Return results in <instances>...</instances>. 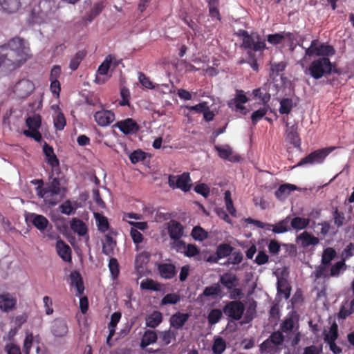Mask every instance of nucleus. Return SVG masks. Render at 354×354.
Wrapping results in <instances>:
<instances>
[{"instance_id": "f257e3e1", "label": "nucleus", "mask_w": 354, "mask_h": 354, "mask_svg": "<svg viewBox=\"0 0 354 354\" xmlns=\"http://www.w3.org/2000/svg\"><path fill=\"white\" fill-rule=\"evenodd\" d=\"M28 43L15 37L0 47V77L24 64L29 57Z\"/></svg>"}, {"instance_id": "f03ea898", "label": "nucleus", "mask_w": 354, "mask_h": 354, "mask_svg": "<svg viewBox=\"0 0 354 354\" xmlns=\"http://www.w3.org/2000/svg\"><path fill=\"white\" fill-rule=\"evenodd\" d=\"M304 73L315 80L327 76L332 73H337V71L333 67L328 57H319L313 60L307 67Z\"/></svg>"}, {"instance_id": "7ed1b4c3", "label": "nucleus", "mask_w": 354, "mask_h": 354, "mask_svg": "<svg viewBox=\"0 0 354 354\" xmlns=\"http://www.w3.org/2000/svg\"><path fill=\"white\" fill-rule=\"evenodd\" d=\"M285 336L280 331L273 332L260 344V351L265 354H279L283 349Z\"/></svg>"}, {"instance_id": "20e7f679", "label": "nucleus", "mask_w": 354, "mask_h": 354, "mask_svg": "<svg viewBox=\"0 0 354 354\" xmlns=\"http://www.w3.org/2000/svg\"><path fill=\"white\" fill-rule=\"evenodd\" d=\"M238 35L242 37L241 47L252 53L261 51L266 48V43L257 32L249 34L246 30H240Z\"/></svg>"}, {"instance_id": "39448f33", "label": "nucleus", "mask_w": 354, "mask_h": 354, "mask_svg": "<svg viewBox=\"0 0 354 354\" xmlns=\"http://www.w3.org/2000/svg\"><path fill=\"white\" fill-rule=\"evenodd\" d=\"M335 149V147H330L316 150L310 153L305 158H302L297 165V166H301L306 164L321 163L324 161L325 158Z\"/></svg>"}, {"instance_id": "423d86ee", "label": "nucleus", "mask_w": 354, "mask_h": 354, "mask_svg": "<svg viewBox=\"0 0 354 354\" xmlns=\"http://www.w3.org/2000/svg\"><path fill=\"white\" fill-rule=\"evenodd\" d=\"M245 311V306L240 301H232L226 304L223 308V313L233 320H240Z\"/></svg>"}, {"instance_id": "0eeeda50", "label": "nucleus", "mask_w": 354, "mask_h": 354, "mask_svg": "<svg viewBox=\"0 0 354 354\" xmlns=\"http://www.w3.org/2000/svg\"><path fill=\"white\" fill-rule=\"evenodd\" d=\"M248 101V97L245 95L243 90H236V94L233 99L227 102V106L232 109L239 111L243 115H246L248 110L243 105Z\"/></svg>"}, {"instance_id": "6e6552de", "label": "nucleus", "mask_w": 354, "mask_h": 354, "mask_svg": "<svg viewBox=\"0 0 354 354\" xmlns=\"http://www.w3.org/2000/svg\"><path fill=\"white\" fill-rule=\"evenodd\" d=\"M190 181L189 174L183 173L181 175L169 176L168 183L173 189L179 188L185 192H187L191 187Z\"/></svg>"}, {"instance_id": "1a4fd4ad", "label": "nucleus", "mask_w": 354, "mask_h": 354, "mask_svg": "<svg viewBox=\"0 0 354 354\" xmlns=\"http://www.w3.org/2000/svg\"><path fill=\"white\" fill-rule=\"evenodd\" d=\"M34 88V84L31 81L23 79L16 83L13 91L18 97L24 98L28 96Z\"/></svg>"}, {"instance_id": "9d476101", "label": "nucleus", "mask_w": 354, "mask_h": 354, "mask_svg": "<svg viewBox=\"0 0 354 354\" xmlns=\"http://www.w3.org/2000/svg\"><path fill=\"white\" fill-rule=\"evenodd\" d=\"M26 221L33 225L41 232H44L49 225L48 220L43 215L28 213L26 215Z\"/></svg>"}, {"instance_id": "9b49d317", "label": "nucleus", "mask_w": 354, "mask_h": 354, "mask_svg": "<svg viewBox=\"0 0 354 354\" xmlns=\"http://www.w3.org/2000/svg\"><path fill=\"white\" fill-rule=\"evenodd\" d=\"M49 180L50 182L45 188L44 192L49 193V196H50L58 195L60 196L61 198H63L66 192V189L61 187L59 178H53L52 175L50 176Z\"/></svg>"}, {"instance_id": "f8f14e48", "label": "nucleus", "mask_w": 354, "mask_h": 354, "mask_svg": "<svg viewBox=\"0 0 354 354\" xmlns=\"http://www.w3.org/2000/svg\"><path fill=\"white\" fill-rule=\"evenodd\" d=\"M94 118L99 126L106 127L115 120V114L111 111L102 110L94 114Z\"/></svg>"}, {"instance_id": "ddd939ff", "label": "nucleus", "mask_w": 354, "mask_h": 354, "mask_svg": "<svg viewBox=\"0 0 354 354\" xmlns=\"http://www.w3.org/2000/svg\"><path fill=\"white\" fill-rule=\"evenodd\" d=\"M115 126L127 135L136 133L139 130L138 124L131 118L118 122Z\"/></svg>"}, {"instance_id": "4468645a", "label": "nucleus", "mask_w": 354, "mask_h": 354, "mask_svg": "<svg viewBox=\"0 0 354 354\" xmlns=\"http://www.w3.org/2000/svg\"><path fill=\"white\" fill-rule=\"evenodd\" d=\"M296 242L302 248H306L310 245H316L319 244V240L313 234L305 231L297 236Z\"/></svg>"}, {"instance_id": "2eb2a0df", "label": "nucleus", "mask_w": 354, "mask_h": 354, "mask_svg": "<svg viewBox=\"0 0 354 354\" xmlns=\"http://www.w3.org/2000/svg\"><path fill=\"white\" fill-rule=\"evenodd\" d=\"M220 158L228 160L231 162H236L240 160L238 155H234L232 149L227 145L223 146L216 145L214 147Z\"/></svg>"}, {"instance_id": "dca6fc26", "label": "nucleus", "mask_w": 354, "mask_h": 354, "mask_svg": "<svg viewBox=\"0 0 354 354\" xmlns=\"http://www.w3.org/2000/svg\"><path fill=\"white\" fill-rule=\"evenodd\" d=\"M183 232V226L179 222L171 220L168 223V234L171 240L181 239Z\"/></svg>"}, {"instance_id": "f3484780", "label": "nucleus", "mask_w": 354, "mask_h": 354, "mask_svg": "<svg viewBox=\"0 0 354 354\" xmlns=\"http://www.w3.org/2000/svg\"><path fill=\"white\" fill-rule=\"evenodd\" d=\"M17 299L10 293L0 295V309L8 312L15 308Z\"/></svg>"}, {"instance_id": "a211bd4d", "label": "nucleus", "mask_w": 354, "mask_h": 354, "mask_svg": "<svg viewBox=\"0 0 354 354\" xmlns=\"http://www.w3.org/2000/svg\"><path fill=\"white\" fill-rule=\"evenodd\" d=\"M51 331L56 337H63L68 332V327L64 320L55 319L51 325Z\"/></svg>"}, {"instance_id": "6ab92c4d", "label": "nucleus", "mask_w": 354, "mask_h": 354, "mask_svg": "<svg viewBox=\"0 0 354 354\" xmlns=\"http://www.w3.org/2000/svg\"><path fill=\"white\" fill-rule=\"evenodd\" d=\"M219 284L221 283L227 290L232 289L236 287L239 284V279L237 277L232 273H225L220 276Z\"/></svg>"}, {"instance_id": "aec40b11", "label": "nucleus", "mask_w": 354, "mask_h": 354, "mask_svg": "<svg viewBox=\"0 0 354 354\" xmlns=\"http://www.w3.org/2000/svg\"><path fill=\"white\" fill-rule=\"evenodd\" d=\"M56 249L59 256L66 262L71 261V249L62 240H58L56 243Z\"/></svg>"}, {"instance_id": "412c9836", "label": "nucleus", "mask_w": 354, "mask_h": 354, "mask_svg": "<svg viewBox=\"0 0 354 354\" xmlns=\"http://www.w3.org/2000/svg\"><path fill=\"white\" fill-rule=\"evenodd\" d=\"M158 270L162 278L170 279L176 274V267L172 263H162L158 265Z\"/></svg>"}, {"instance_id": "4be33fe9", "label": "nucleus", "mask_w": 354, "mask_h": 354, "mask_svg": "<svg viewBox=\"0 0 354 354\" xmlns=\"http://www.w3.org/2000/svg\"><path fill=\"white\" fill-rule=\"evenodd\" d=\"M286 140L292 144L295 147L299 148L301 140L297 133V126L294 124L288 127L286 129Z\"/></svg>"}, {"instance_id": "5701e85b", "label": "nucleus", "mask_w": 354, "mask_h": 354, "mask_svg": "<svg viewBox=\"0 0 354 354\" xmlns=\"http://www.w3.org/2000/svg\"><path fill=\"white\" fill-rule=\"evenodd\" d=\"M20 7V0H0V10L6 12H15L19 9Z\"/></svg>"}, {"instance_id": "b1692460", "label": "nucleus", "mask_w": 354, "mask_h": 354, "mask_svg": "<svg viewBox=\"0 0 354 354\" xmlns=\"http://www.w3.org/2000/svg\"><path fill=\"white\" fill-rule=\"evenodd\" d=\"M44 153L46 157V162L52 167L55 168L59 167V160L54 153L53 148L44 142L43 147Z\"/></svg>"}, {"instance_id": "393cba45", "label": "nucleus", "mask_w": 354, "mask_h": 354, "mask_svg": "<svg viewBox=\"0 0 354 354\" xmlns=\"http://www.w3.org/2000/svg\"><path fill=\"white\" fill-rule=\"evenodd\" d=\"M189 317V314L176 313L170 318L171 326L176 329L181 328Z\"/></svg>"}, {"instance_id": "a878e982", "label": "nucleus", "mask_w": 354, "mask_h": 354, "mask_svg": "<svg viewBox=\"0 0 354 354\" xmlns=\"http://www.w3.org/2000/svg\"><path fill=\"white\" fill-rule=\"evenodd\" d=\"M104 5L102 2H97L94 3L92 8L86 13L82 20L86 23H91L100 13L102 11Z\"/></svg>"}, {"instance_id": "bb28decb", "label": "nucleus", "mask_w": 354, "mask_h": 354, "mask_svg": "<svg viewBox=\"0 0 354 354\" xmlns=\"http://www.w3.org/2000/svg\"><path fill=\"white\" fill-rule=\"evenodd\" d=\"M70 279H71V285L73 286H75L77 289V294L81 295L83 294L84 290V287L83 284L82 278L80 274L74 271L70 274Z\"/></svg>"}, {"instance_id": "cd10ccee", "label": "nucleus", "mask_w": 354, "mask_h": 354, "mask_svg": "<svg viewBox=\"0 0 354 354\" xmlns=\"http://www.w3.org/2000/svg\"><path fill=\"white\" fill-rule=\"evenodd\" d=\"M297 186L292 184H283L281 185L275 192L276 197L279 200H284L286 198L292 191L296 190Z\"/></svg>"}, {"instance_id": "c85d7f7f", "label": "nucleus", "mask_w": 354, "mask_h": 354, "mask_svg": "<svg viewBox=\"0 0 354 354\" xmlns=\"http://www.w3.org/2000/svg\"><path fill=\"white\" fill-rule=\"evenodd\" d=\"M116 245V241L113 239L110 234L105 235V240L102 243V252L107 256L114 254V248Z\"/></svg>"}, {"instance_id": "c756f323", "label": "nucleus", "mask_w": 354, "mask_h": 354, "mask_svg": "<svg viewBox=\"0 0 354 354\" xmlns=\"http://www.w3.org/2000/svg\"><path fill=\"white\" fill-rule=\"evenodd\" d=\"M71 230L80 236H84L87 234V227L80 219L74 218L71 222Z\"/></svg>"}, {"instance_id": "7c9ffc66", "label": "nucleus", "mask_w": 354, "mask_h": 354, "mask_svg": "<svg viewBox=\"0 0 354 354\" xmlns=\"http://www.w3.org/2000/svg\"><path fill=\"white\" fill-rule=\"evenodd\" d=\"M290 216H288L284 219L279 221L273 228L272 231L275 234H282L287 232L290 230Z\"/></svg>"}, {"instance_id": "2f4dec72", "label": "nucleus", "mask_w": 354, "mask_h": 354, "mask_svg": "<svg viewBox=\"0 0 354 354\" xmlns=\"http://www.w3.org/2000/svg\"><path fill=\"white\" fill-rule=\"evenodd\" d=\"M221 294V288L219 283H214L211 286L205 287L203 293L199 295V297H209L216 298Z\"/></svg>"}, {"instance_id": "473e14b6", "label": "nucleus", "mask_w": 354, "mask_h": 354, "mask_svg": "<svg viewBox=\"0 0 354 354\" xmlns=\"http://www.w3.org/2000/svg\"><path fill=\"white\" fill-rule=\"evenodd\" d=\"M310 223L309 218H301L299 216L290 218V229L295 230L297 231L305 229Z\"/></svg>"}, {"instance_id": "72a5a7b5", "label": "nucleus", "mask_w": 354, "mask_h": 354, "mask_svg": "<svg viewBox=\"0 0 354 354\" xmlns=\"http://www.w3.org/2000/svg\"><path fill=\"white\" fill-rule=\"evenodd\" d=\"M146 325L149 328H154L162 321V313L159 311H153L146 317Z\"/></svg>"}, {"instance_id": "f704fd0d", "label": "nucleus", "mask_w": 354, "mask_h": 354, "mask_svg": "<svg viewBox=\"0 0 354 354\" xmlns=\"http://www.w3.org/2000/svg\"><path fill=\"white\" fill-rule=\"evenodd\" d=\"M157 338V334L155 331L151 330H146L141 339L140 347L145 348L147 346L155 343Z\"/></svg>"}, {"instance_id": "c9c22d12", "label": "nucleus", "mask_w": 354, "mask_h": 354, "mask_svg": "<svg viewBox=\"0 0 354 354\" xmlns=\"http://www.w3.org/2000/svg\"><path fill=\"white\" fill-rule=\"evenodd\" d=\"M232 250L233 248L229 244L223 243L219 245L216 249V257H214V263H216L219 259L230 256Z\"/></svg>"}, {"instance_id": "e433bc0d", "label": "nucleus", "mask_w": 354, "mask_h": 354, "mask_svg": "<svg viewBox=\"0 0 354 354\" xmlns=\"http://www.w3.org/2000/svg\"><path fill=\"white\" fill-rule=\"evenodd\" d=\"M295 328V322L292 318H288L285 319L283 323L281 324L280 332L283 334V333H286V337L290 339L291 334L297 331V330H294Z\"/></svg>"}, {"instance_id": "4c0bfd02", "label": "nucleus", "mask_w": 354, "mask_h": 354, "mask_svg": "<svg viewBox=\"0 0 354 354\" xmlns=\"http://www.w3.org/2000/svg\"><path fill=\"white\" fill-rule=\"evenodd\" d=\"M347 269L344 259L339 261L333 265L329 270L330 277H338L343 272Z\"/></svg>"}, {"instance_id": "58836bf2", "label": "nucleus", "mask_w": 354, "mask_h": 354, "mask_svg": "<svg viewBox=\"0 0 354 354\" xmlns=\"http://www.w3.org/2000/svg\"><path fill=\"white\" fill-rule=\"evenodd\" d=\"M290 287L286 279L283 278L278 279L277 280V291L278 294L283 295L287 299L290 295Z\"/></svg>"}, {"instance_id": "ea45409f", "label": "nucleus", "mask_w": 354, "mask_h": 354, "mask_svg": "<svg viewBox=\"0 0 354 354\" xmlns=\"http://www.w3.org/2000/svg\"><path fill=\"white\" fill-rule=\"evenodd\" d=\"M86 55V51L85 50H82L77 52L70 61L69 68L72 71H75L76 69H77L78 66H80L81 62L85 57Z\"/></svg>"}, {"instance_id": "a19ab883", "label": "nucleus", "mask_w": 354, "mask_h": 354, "mask_svg": "<svg viewBox=\"0 0 354 354\" xmlns=\"http://www.w3.org/2000/svg\"><path fill=\"white\" fill-rule=\"evenodd\" d=\"M319 40L318 39H314L311 41L310 44L308 47H306L304 45V41L299 45L302 47V48L305 49V57L306 56H313L317 55V52H318V46H319Z\"/></svg>"}, {"instance_id": "79ce46f5", "label": "nucleus", "mask_w": 354, "mask_h": 354, "mask_svg": "<svg viewBox=\"0 0 354 354\" xmlns=\"http://www.w3.org/2000/svg\"><path fill=\"white\" fill-rule=\"evenodd\" d=\"M26 124L28 127V130L39 129L41 124V118L39 114L29 116L26 120Z\"/></svg>"}, {"instance_id": "37998d69", "label": "nucleus", "mask_w": 354, "mask_h": 354, "mask_svg": "<svg viewBox=\"0 0 354 354\" xmlns=\"http://www.w3.org/2000/svg\"><path fill=\"white\" fill-rule=\"evenodd\" d=\"M94 216L97 222L98 230L102 232L107 231L109 227L107 218L100 213H95Z\"/></svg>"}, {"instance_id": "c03bdc74", "label": "nucleus", "mask_w": 354, "mask_h": 354, "mask_svg": "<svg viewBox=\"0 0 354 354\" xmlns=\"http://www.w3.org/2000/svg\"><path fill=\"white\" fill-rule=\"evenodd\" d=\"M279 111L281 114H288L294 106L292 100L290 98H282L280 100Z\"/></svg>"}, {"instance_id": "a18cd8bd", "label": "nucleus", "mask_w": 354, "mask_h": 354, "mask_svg": "<svg viewBox=\"0 0 354 354\" xmlns=\"http://www.w3.org/2000/svg\"><path fill=\"white\" fill-rule=\"evenodd\" d=\"M335 53V50L332 46L319 43L317 56L328 57V56L333 55Z\"/></svg>"}, {"instance_id": "49530a36", "label": "nucleus", "mask_w": 354, "mask_h": 354, "mask_svg": "<svg viewBox=\"0 0 354 354\" xmlns=\"http://www.w3.org/2000/svg\"><path fill=\"white\" fill-rule=\"evenodd\" d=\"M328 268L329 265H325L322 263L321 265L315 268V270L313 271V274L315 276L316 279L322 277L328 278L330 277Z\"/></svg>"}, {"instance_id": "de8ad7c7", "label": "nucleus", "mask_w": 354, "mask_h": 354, "mask_svg": "<svg viewBox=\"0 0 354 354\" xmlns=\"http://www.w3.org/2000/svg\"><path fill=\"white\" fill-rule=\"evenodd\" d=\"M226 348L225 341L221 337L214 339L212 351L214 354H221Z\"/></svg>"}, {"instance_id": "09e8293b", "label": "nucleus", "mask_w": 354, "mask_h": 354, "mask_svg": "<svg viewBox=\"0 0 354 354\" xmlns=\"http://www.w3.org/2000/svg\"><path fill=\"white\" fill-rule=\"evenodd\" d=\"M336 252L333 248H327L323 252L322 263L325 265L330 264V261L335 257Z\"/></svg>"}, {"instance_id": "8fccbe9b", "label": "nucleus", "mask_w": 354, "mask_h": 354, "mask_svg": "<svg viewBox=\"0 0 354 354\" xmlns=\"http://www.w3.org/2000/svg\"><path fill=\"white\" fill-rule=\"evenodd\" d=\"M268 109V105L263 106V107L255 111L252 114L251 120L253 125H256V124L266 115Z\"/></svg>"}, {"instance_id": "3c124183", "label": "nucleus", "mask_w": 354, "mask_h": 354, "mask_svg": "<svg viewBox=\"0 0 354 354\" xmlns=\"http://www.w3.org/2000/svg\"><path fill=\"white\" fill-rule=\"evenodd\" d=\"M113 59L114 57L112 55H108L105 60L99 66L97 73L101 75H106Z\"/></svg>"}, {"instance_id": "603ef678", "label": "nucleus", "mask_w": 354, "mask_h": 354, "mask_svg": "<svg viewBox=\"0 0 354 354\" xmlns=\"http://www.w3.org/2000/svg\"><path fill=\"white\" fill-rule=\"evenodd\" d=\"M151 216L156 222H162L170 218V214L167 212H162L160 208L152 211Z\"/></svg>"}, {"instance_id": "864d4df0", "label": "nucleus", "mask_w": 354, "mask_h": 354, "mask_svg": "<svg viewBox=\"0 0 354 354\" xmlns=\"http://www.w3.org/2000/svg\"><path fill=\"white\" fill-rule=\"evenodd\" d=\"M176 333L171 330L162 331L160 333V338L164 345H168L172 339H176Z\"/></svg>"}, {"instance_id": "5fc2aeb1", "label": "nucleus", "mask_w": 354, "mask_h": 354, "mask_svg": "<svg viewBox=\"0 0 354 354\" xmlns=\"http://www.w3.org/2000/svg\"><path fill=\"white\" fill-rule=\"evenodd\" d=\"M222 317V311L219 309H212L207 317L208 322L214 325L219 322Z\"/></svg>"}, {"instance_id": "6e6d98bb", "label": "nucleus", "mask_w": 354, "mask_h": 354, "mask_svg": "<svg viewBox=\"0 0 354 354\" xmlns=\"http://www.w3.org/2000/svg\"><path fill=\"white\" fill-rule=\"evenodd\" d=\"M109 268L113 279H116L120 273L119 264L115 258H111L109 262Z\"/></svg>"}, {"instance_id": "4d7b16f0", "label": "nucleus", "mask_w": 354, "mask_h": 354, "mask_svg": "<svg viewBox=\"0 0 354 354\" xmlns=\"http://www.w3.org/2000/svg\"><path fill=\"white\" fill-rule=\"evenodd\" d=\"M192 236L195 240L203 241L207 237V234L202 227L196 226L193 228Z\"/></svg>"}, {"instance_id": "13d9d810", "label": "nucleus", "mask_w": 354, "mask_h": 354, "mask_svg": "<svg viewBox=\"0 0 354 354\" xmlns=\"http://www.w3.org/2000/svg\"><path fill=\"white\" fill-rule=\"evenodd\" d=\"M54 126L57 130L62 131L66 126V122L64 114L61 112L58 113L54 118Z\"/></svg>"}, {"instance_id": "bf43d9fd", "label": "nucleus", "mask_w": 354, "mask_h": 354, "mask_svg": "<svg viewBox=\"0 0 354 354\" xmlns=\"http://www.w3.org/2000/svg\"><path fill=\"white\" fill-rule=\"evenodd\" d=\"M146 158V153L142 150H136L129 155V159L133 164L144 160Z\"/></svg>"}, {"instance_id": "052dcab7", "label": "nucleus", "mask_w": 354, "mask_h": 354, "mask_svg": "<svg viewBox=\"0 0 354 354\" xmlns=\"http://www.w3.org/2000/svg\"><path fill=\"white\" fill-rule=\"evenodd\" d=\"M140 288L145 290H159L160 286L159 284L156 283L152 279H147L142 281L140 283Z\"/></svg>"}, {"instance_id": "680f3d73", "label": "nucleus", "mask_w": 354, "mask_h": 354, "mask_svg": "<svg viewBox=\"0 0 354 354\" xmlns=\"http://www.w3.org/2000/svg\"><path fill=\"white\" fill-rule=\"evenodd\" d=\"M180 296L177 294H167L162 299L161 304H176L180 301Z\"/></svg>"}, {"instance_id": "e2e57ef3", "label": "nucleus", "mask_w": 354, "mask_h": 354, "mask_svg": "<svg viewBox=\"0 0 354 354\" xmlns=\"http://www.w3.org/2000/svg\"><path fill=\"white\" fill-rule=\"evenodd\" d=\"M334 224L337 227H340L344 225L345 219L344 214L339 212L337 207L335 208L333 213Z\"/></svg>"}, {"instance_id": "0e129e2a", "label": "nucleus", "mask_w": 354, "mask_h": 354, "mask_svg": "<svg viewBox=\"0 0 354 354\" xmlns=\"http://www.w3.org/2000/svg\"><path fill=\"white\" fill-rule=\"evenodd\" d=\"M230 254L227 262L225 263V265L239 264L242 261L243 256L241 252H232Z\"/></svg>"}, {"instance_id": "69168bd1", "label": "nucleus", "mask_w": 354, "mask_h": 354, "mask_svg": "<svg viewBox=\"0 0 354 354\" xmlns=\"http://www.w3.org/2000/svg\"><path fill=\"white\" fill-rule=\"evenodd\" d=\"M337 337V325L335 323L330 326L328 333L326 335L325 340L328 342H335Z\"/></svg>"}, {"instance_id": "338daca9", "label": "nucleus", "mask_w": 354, "mask_h": 354, "mask_svg": "<svg viewBox=\"0 0 354 354\" xmlns=\"http://www.w3.org/2000/svg\"><path fill=\"white\" fill-rule=\"evenodd\" d=\"M252 93L255 97H257L259 99H261L264 106H267L266 104L269 102L270 99V95L268 93H263L261 88H257L253 91Z\"/></svg>"}, {"instance_id": "774afa93", "label": "nucleus", "mask_w": 354, "mask_h": 354, "mask_svg": "<svg viewBox=\"0 0 354 354\" xmlns=\"http://www.w3.org/2000/svg\"><path fill=\"white\" fill-rule=\"evenodd\" d=\"M170 245L171 248L176 250V252H183L186 249L185 243L181 239H173Z\"/></svg>"}]
</instances>
